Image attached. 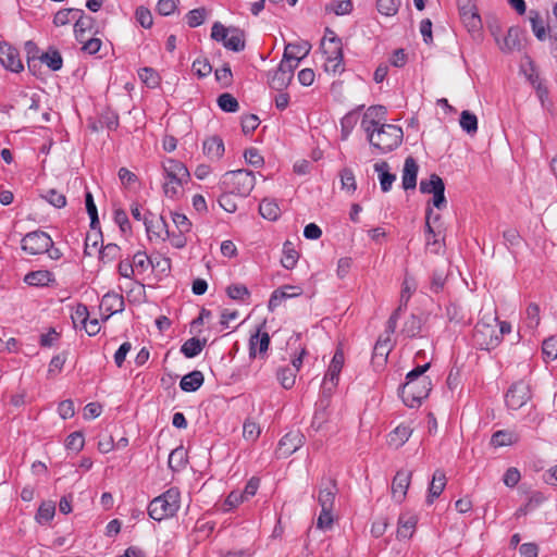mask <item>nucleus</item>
<instances>
[{"label":"nucleus","instance_id":"f257e3e1","mask_svg":"<svg viewBox=\"0 0 557 557\" xmlns=\"http://www.w3.org/2000/svg\"><path fill=\"white\" fill-rule=\"evenodd\" d=\"M430 363L418 366L406 375V382L400 388V396L404 404L409 408H418L425 399L431 389L432 384L429 376L424 373L429 370Z\"/></svg>","mask_w":557,"mask_h":557},{"label":"nucleus","instance_id":"f03ea898","mask_svg":"<svg viewBox=\"0 0 557 557\" xmlns=\"http://www.w3.org/2000/svg\"><path fill=\"white\" fill-rule=\"evenodd\" d=\"M366 134L370 145L382 153L396 149L403 143L404 137L401 127L386 123L380 124Z\"/></svg>","mask_w":557,"mask_h":557},{"label":"nucleus","instance_id":"7ed1b4c3","mask_svg":"<svg viewBox=\"0 0 557 557\" xmlns=\"http://www.w3.org/2000/svg\"><path fill=\"white\" fill-rule=\"evenodd\" d=\"M181 507L178 488L171 487L154 497L148 505V515L156 521H162L176 515Z\"/></svg>","mask_w":557,"mask_h":557},{"label":"nucleus","instance_id":"20e7f679","mask_svg":"<svg viewBox=\"0 0 557 557\" xmlns=\"http://www.w3.org/2000/svg\"><path fill=\"white\" fill-rule=\"evenodd\" d=\"M163 191L166 197L174 198L180 194L183 184L189 180L188 169L181 161L168 159L163 162Z\"/></svg>","mask_w":557,"mask_h":557},{"label":"nucleus","instance_id":"39448f33","mask_svg":"<svg viewBox=\"0 0 557 557\" xmlns=\"http://www.w3.org/2000/svg\"><path fill=\"white\" fill-rule=\"evenodd\" d=\"M256 177L251 171L236 170L224 174L222 186L230 194L247 197L253 189Z\"/></svg>","mask_w":557,"mask_h":557},{"label":"nucleus","instance_id":"423d86ee","mask_svg":"<svg viewBox=\"0 0 557 557\" xmlns=\"http://www.w3.org/2000/svg\"><path fill=\"white\" fill-rule=\"evenodd\" d=\"M51 245L52 238L44 231L29 232L21 240L22 250L32 256L45 253Z\"/></svg>","mask_w":557,"mask_h":557},{"label":"nucleus","instance_id":"0eeeda50","mask_svg":"<svg viewBox=\"0 0 557 557\" xmlns=\"http://www.w3.org/2000/svg\"><path fill=\"white\" fill-rule=\"evenodd\" d=\"M532 397L530 385L524 381H518L510 385L505 394V403L508 409L518 410Z\"/></svg>","mask_w":557,"mask_h":557},{"label":"nucleus","instance_id":"6e6552de","mask_svg":"<svg viewBox=\"0 0 557 557\" xmlns=\"http://www.w3.org/2000/svg\"><path fill=\"white\" fill-rule=\"evenodd\" d=\"M473 341L483 350H491L500 344V336L494 325L479 322L473 332Z\"/></svg>","mask_w":557,"mask_h":557},{"label":"nucleus","instance_id":"1a4fd4ad","mask_svg":"<svg viewBox=\"0 0 557 557\" xmlns=\"http://www.w3.org/2000/svg\"><path fill=\"white\" fill-rule=\"evenodd\" d=\"M458 5L461 21L468 32L473 36L480 35L482 21L475 5L470 0H458Z\"/></svg>","mask_w":557,"mask_h":557},{"label":"nucleus","instance_id":"9d476101","mask_svg":"<svg viewBox=\"0 0 557 557\" xmlns=\"http://www.w3.org/2000/svg\"><path fill=\"white\" fill-rule=\"evenodd\" d=\"M295 69L289 62L282 59L278 67L268 74L270 87L277 91L285 89L294 77Z\"/></svg>","mask_w":557,"mask_h":557},{"label":"nucleus","instance_id":"9b49d317","mask_svg":"<svg viewBox=\"0 0 557 557\" xmlns=\"http://www.w3.org/2000/svg\"><path fill=\"white\" fill-rule=\"evenodd\" d=\"M301 294H302V288L300 286L288 285V284L283 285L282 287L276 288L272 293V295L269 299L268 309H269V311L273 312L286 299L298 297Z\"/></svg>","mask_w":557,"mask_h":557},{"label":"nucleus","instance_id":"f8f14e48","mask_svg":"<svg viewBox=\"0 0 557 557\" xmlns=\"http://www.w3.org/2000/svg\"><path fill=\"white\" fill-rule=\"evenodd\" d=\"M311 45L308 41L288 44L285 46L283 60L287 61L294 67H298L299 62L309 54Z\"/></svg>","mask_w":557,"mask_h":557},{"label":"nucleus","instance_id":"ddd939ff","mask_svg":"<svg viewBox=\"0 0 557 557\" xmlns=\"http://www.w3.org/2000/svg\"><path fill=\"white\" fill-rule=\"evenodd\" d=\"M144 224L146 226L149 238L152 236L165 240V237H170V231L163 216H156L149 213V216L145 215Z\"/></svg>","mask_w":557,"mask_h":557},{"label":"nucleus","instance_id":"4468645a","mask_svg":"<svg viewBox=\"0 0 557 557\" xmlns=\"http://www.w3.org/2000/svg\"><path fill=\"white\" fill-rule=\"evenodd\" d=\"M269 345L270 336L268 332L261 331V327H259L249 338V357L256 358L259 356L263 358L268 351Z\"/></svg>","mask_w":557,"mask_h":557},{"label":"nucleus","instance_id":"2eb2a0df","mask_svg":"<svg viewBox=\"0 0 557 557\" xmlns=\"http://www.w3.org/2000/svg\"><path fill=\"white\" fill-rule=\"evenodd\" d=\"M386 112V108L383 106L369 107L361 120V128L364 133L385 123Z\"/></svg>","mask_w":557,"mask_h":557},{"label":"nucleus","instance_id":"dca6fc26","mask_svg":"<svg viewBox=\"0 0 557 557\" xmlns=\"http://www.w3.org/2000/svg\"><path fill=\"white\" fill-rule=\"evenodd\" d=\"M411 471L399 470L392 482V497L397 502L401 503L407 494V490L411 480Z\"/></svg>","mask_w":557,"mask_h":557},{"label":"nucleus","instance_id":"f3484780","mask_svg":"<svg viewBox=\"0 0 557 557\" xmlns=\"http://www.w3.org/2000/svg\"><path fill=\"white\" fill-rule=\"evenodd\" d=\"M304 444V435L299 432H289L278 442L277 453L281 457H288Z\"/></svg>","mask_w":557,"mask_h":557},{"label":"nucleus","instance_id":"a211bd4d","mask_svg":"<svg viewBox=\"0 0 557 557\" xmlns=\"http://www.w3.org/2000/svg\"><path fill=\"white\" fill-rule=\"evenodd\" d=\"M0 63L12 72L23 70V64L18 51L8 44L0 45Z\"/></svg>","mask_w":557,"mask_h":557},{"label":"nucleus","instance_id":"6ab92c4d","mask_svg":"<svg viewBox=\"0 0 557 557\" xmlns=\"http://www.w3.org/2000/svg\"><path fill=\"white\" fill-rule=\"evenodd\" d=\"M419 165L412 157H407L403 168L401 185L405 190L414 189Z\"/></svg>","mask_w":557,"mask_h":557},{"label":"nucleus","instance_id":"aec40b11","mask_svg":"<svg viewBox=\"0 0 557 557\" xmlns=\"http://www.w3.org/2000/svg\"><path fill=\"white\" fill-rule=\"evenodd\" d=\"M329 33L332 35V38L322 40V49L323 53L326 58H331L332 61H336V64H338V61H343V47H342V40L334 34V32L329 30Z\"/></svg>","mask_w":557,"mask_h":557},{"label":"nucleus","instance_id":"412c9836","mask_svg":"<svg viewBox=\"0 0 557 557\" xmlns=\"http://www.w3.org/2000/svg\"><path fill=\"white\" fill-rule=\"evenodd\" d=\"M418 519L414 515L404 513L398 518L397 539L408 540L410 539L417 527Z\"/></svg>","mask_w":557,"mask_h":557},{"label":"nucleus","instance_id":"4be33fe9","mask_svg":"<svg viewBox=\"0 0 557 557\" xmlns=\"http://www.w3.org/2000/svg\"><path fill=\"white\" fill-rule=\"evenodd\" d=\"M337 493V485L334 479H327L324 486H321L318 502L321 508H334L335 495Z\"/></svg>","mask_w":557,"mask_h":557},{"label":"nucleus","instance_id":"5701e85b","mask_svg":"<svg viewBox=\"0 0 557 557\" xmlns=\"http://www.w3.org/2000/svg\"><path fill=\"white\" fill-rule=\"evenodd\" d=\"M413 430L407 424H399L387 436V444L395 449L401 447L411 436Z\"/></svg>","mask_w":557,"mask_h":557},{"label":"nucleus","instance_id":"b1692460","mask_svg":"<svg viewBox=\"0 0 557 557\" xmlns=\"http://www.w3.org/2000/svg\"><path fill=\"white\" fill-rule=\"evenodd\" d=\"M374 171L379 174L380 186L383 193L392 189L396 175L389 172V165L386 161L376 162Z\"/></svg>","mask_w":557,"mask_h":557},{"label":"nucleus","instance_id":"393cba45","mask_svg":"<svg viewBox=\"0 0 557 557\" xmlns=\"http://www.w3.org/2000/svg\"><path fill=\"white\" fill-rule=\"evenodd\" d=\"M203 152L211 160H219L224 153L222 138L212 136L203 141Z\"/></svg>","mask_w":557,"mask_h":557},{"label":"nucleus","instance_id":"a878e982","mask_svg":"<svg viewBox=\"0 0 557 557\" xmlns=\"http://www.w3.org/2000/svg\"><path fill=\"white\" fill-rule=\"evenodd\" d=\"M446 485V476L442 470H436L433 474L432 482L429 487L428 504H432L444 491Z\"/></svg>","mask_w":557,"mask_h":557},{"label":"nucleus","instance_id":"bb28decb","mask_svg":"<svg viewBox=\"0 0 557 557\" xmlns=\"http://www.w3.org/2000/svg\"><path fill=\"white\" fill-rule=\"evenodd\" d=\"M343 364L344 354L341 350H337L333 356L331 364L329 366V369L325 373L324 380L330 381L333 386H336Z\"/></svg>","mask_w":557,"mask_h":557},{"label":"nucleus","instance_id":"cd10ccee","mask_svg":"<svg viewBox=\"0 0 557 557\" xmlns=\"http://www.w3.org/2000/svg\"><path fill=\"white\" fill-rule=\"evenodd\" d=\"M203 381L202 372L195 370L182 377L180 387L184 392H196L203 384Z\"/></svg>","mask_w":557,"mask_h":557},{"label":"nucleus","instance_id":"c85d7f7f","mask_svg":"<svg viewBox=\"0 0 557 557\" xmlns=\"http://www.w3.org/2000/svg\"><path fill=\"white\" fill-rule=\"evenodd\" d=\"M334 387L330 381H323L321 396L317 403L315 419H324V411L330 405V397Z\"/></svg>","mask_w":557,"mask_h":557},{"label":"nucleus","instance_id":"c756f323","mask_svg":"<svg viewBox=\"0 0 557 557\" xmlns=\"http://www.w3.org/2000/svg\"><path fill=\"white\" fill-rule=\"evenodd\" d=\"M519 440L518 435L511 431L499 430L493 433L491 437V445L495 448L509 446L517 443Z\"/></svg>","mask_w":557,"mask_h":557},{"label":"nucleus","instance_id":"7c9ffc66","mask_svg":"<svg viewBox=\"0 0 557 557\" xmlns=\"http://www.w3.org/2000/svg\"><path fill=\"white\" fill-rule=\"evenodd\" d=\"M224 47L235 52H239L245 49L244 32L239 28L231 27L227 39L225 40Z\"/></svg>","mask_w":557,"mask_h":557},{"label":"nucleus","instance_id":"2f4dec72","mask_svg":"<svg viewBox=\"0 0 557 557\" xmlns=\"http://www.w3.org/2000/svg\"><path fill=\"white\" fill-rule=\"evenodd\" d=\"M496 40L500 50L504 52L518 50L520 48L519 29L516 27H510L502 42L498 39Z\"/></svg>","mask_w":557,"mask_h":557},{"label":"nucleus","instance_id":"473e14b6","mask_svg":"<svg viewBox=\"0 0 557 557\" xmlns=\"http://www.w3.org/2000/svg\"><path fill=\"white\" fill-rule=\"evenodd\" d=\"M206 344H207V339L206 338L199 339L197 337H191V338L187 339L181 346V352L186 358H194V357L198 356L202 351V349L206 346Z\"/></svg>","mask_w":557,"mask_h":557},{"label":"nucleus","instance_id":"72a5a7b5","mask_svg":"<svg viewBox=\"0 0 557 557\" xmlns=\"http://www.w3.org/2000/svg\"><path fill=\"white\" fill-rule=\"evenodd\" d=\"M259 213L269 221H275L281 215V209L274 200L265 198L259 205Z\"/></svg>","mask_w":557,"mask_h":557},{"label":"nucleus","instance_id":"f704fd0d","mask_svg":"<svg viewBox=\"0 0 557 557\" xmlns=\"http://www.w3.org/2000/svg\"><path fill=\"white\" fill-rule=\"evenodd\" d=\"M532 30L535 37L543 41L547 37L546 25L537 11L531 10L529 13Z\"/></svg>","mask_w":557,"mask_h":557},{"label":"nucleus","instance_id":"c9c22d12","mask_svg":"<svg viewBox=\"0 0 557 557\" xmlns=\"http://www.w3.org/2000/svg\"><path fill=\"white\" fill-rule=\"evenodd\" d=\"M187 462V455L185 449L181 446L171 451L169 455V467L173 471H180L186 466Z\"/></svg>","mask_w":557,"mask_h":557},{"label":"nucleus","instance_id":"e433bc0d","mask_svg":"<svg viewBox=\"0 0 557 557\" xmlns=\"http://www.w3.org/2000/svg\"><path fill=\"white\" fill-rule=\"evenodd\" d=\"M76 22L74 25V33L77 40H82L84 33L87 29L91 28V24L94 18L91 16L85 15L84 11L81 10L79 13H76Z\"/></svg>","mask_w":557,"mask_h":557},{"label":"nucleus","instance_id":"4c0bfd02","mask_svg":"<svg viewBox=\"0 0 557 557\" xmlns=\"http://www.w3.org/2000/svg\"><path fill=\"white\" fill-rule=\"evenodd\" d=\"M40 61L45 63L51 71H59L63 65L60 52L50 48L46 53L41 54Z\"/></svg>","mask_w":557,"mask_h":557},{"label":"nucleus","instance_id":"58836bf2","mask_svg":"<svg viewBox=\"0 0 557 557\" xmlns=\"http://www.w3.org/2000/svg\"><path fill=\"white\" fill-rule=\"evenodd\" d=\"M133 275H143L149 268H153V262L145 252H137L134 255L133 260Z\"/></svg>","mask_w":557,"mask_h":557},{"label":"nucleus","instance_id":"ea45409f","mask_svg":"<svg viewBox=\"0 0 557 557\" xmlns=\"http://www.w3.org/2000/svg\"><path fill=\"white\" fill-rule=\"evenodd\" d=\"M459 124L460 127L469 135H473L478 131V117L468 110L461 112Z\"/></svg>","mask_w":557,"mask_h":557},{"label":"nucleus","instance_id":"a19ab883","mask_svg":"<svg viewBox=\"0 0 557 557\" xmlns=\"http://www.w3.org/2000/svg\"><path fill=\"white\" fill-rule=\"evenodd\" d=\"M54 513H55L54 503L53 502H44L39 506L35 519L39 524H45V523L49 522L50 520H52V518L54 517Z\"/></svg>","mask_w":557,"mask_h":557},{"label":"nucleus","instance_id":"79ce46f5","mask_svg":"<svg viewBox=\"0 0 557 557\" xmlns=\"http://www.w3.org/2000/svg\"><path fill=\"white\" fill-rule=\"evenodd\" d=\"M218 106L224 112L233 113L238 111L239 109V103L237 99L228 92L222 94L218 97Z\"/></svg>","mask_w":557,"mask_h":557},{"label":"nucleus","instance_id":"37998d69","mask_svg":"<svg viewBox=\"0 0 557 557\" xmlns=\"http://www.w3.org/2000/svg\"><path fill=\"white\" fill-rule=\"evenodd\" d=\"M276 375H277V380L280 381L281 385L284 388L289 389L294 386L295 381H296V373L293 368H289V367L280 368L277 370Z\"/></svg>","mask_w":557,"mask_h":557},{"label":"nucleus","instance_id":"c03bdc74","mask_svg":"<svg viewBox=\"0 0 557 557\" xmlns=\"http://www.w3.org/2000/svg\"><path fill=\"white\" fill-rule=\"evenodd\" d=\"M227 296L233 300L246 301L250 293L244 284H231L226 287Z\"/></svg>","mask_w":557,"mask_h":557},{"label":"nucleus","instance_id":"a18cd8bd","mask_svg":"<svg viewBox=\"0 0 557 557\" xmlns=\"http://www.w3.org/2000/svg\"><path fill=\"white\" fill-rule=\"evenodd\" d=\"M444 185L443 180L437 174H432L429 181L422 180L420 182V191L422 194H433Z\"/></svg>","mask_w":557,"mask_h":557},{"label":"nucleus","instance_id":"49530a36","mask_svg":"<svg viewBox=\"0 0 557 557\" xmlns=\"http://www.w3.org/2000/svg\"><path fill=\"white\" fill-rule=\"evenodd\" d=\"M298 261V252L292 247L290 242L284 244L282 265L286 269H293Z\"/></svg>","mask_w":557,"mask_h":557},{"label":"nucleus","instance_id":"de8ad7c7","mask_svg":"<svg viewBox=\"0 0 557 557\" xmlns=\"http://www.w3.org/2000/svg\"><path fill=\"white\" fill-rule=\"evenodd\" d=\"M391 348L392 346L389 336L387 335L385 338L380 336L373 348V358H381L383 361H385L391 351Z\"/></svg>","mask_w":557,"mask_h":557},{"label":"nucleus","instance_id":"09e8293b","mask_svg":"<svg viewBox=\"0 0 557 557\" xmlns=\"http://www.w3.org/2000/svg\"><path fill=\"white\" fill-rule=\"evenodd\" d=\"M79 12H81V9H75V8L59 10L54 14L53 24L58 27L67 25L72 18L76 17V13H79Z\"/></svg>","mask_w":557,"mask_h":557},{"label":"nucleus","instance_id":"8fccbe9b","mask_svg":"<svg viewBox=\"0 0 557 557\" xmlns=\"http://www.w3.org/2000/svg\"><path fill=\"white\" fill-rule=\"evenodd\" d=\"M261 428L257 422L252 421L251 419H247L244 422L243 436L246 441L256 442L259 438Z\"/></svg>","mask_w":557,"mask_h":557},{"label":"nucleus","instance_id":"3c124183","mask_svg":"<svg viewBox=\"0 0 557 557\" xmlns=\"http://www.w3.org/2000/svg\"><path fill=\"white\" fill-rule=\"evenodd\" d=\"M399 0H376L377 11L385 16H393L398 12Z\"/></svg>","mask_w":557,"mask_h":557},{"label":"nucleus","instance_id":"603ef678","mask_svg":"<svg viewBox=\"0 0 557 557\" xmlns=\"http://www.w3.org/2000/svg\"><path fill=\"white\" fill-rule=\"evenodd\" d=\"M525 324L529 329L535 330L541 321L540 307L535 302H531L527 308Z\"/></svg>","mask_w":557,"mask_h":557},{"label":"nucleus","instance_id":"864d4df0","mask_svg":"<svg viewBox=\"0 0 557 557\" xmlns=\"http://www.w3.org/2000/svg\"><path fill=\"white\" fill-rule=\"evenodd\" d=\"M138 76L149 88H156L159 85L160 77L151 67H143L139 70Z\"/></svg>","mask_w":557,"mask_h":557},{"label":"nucleus","instance_id":"5fc2aeb1","mask_svg":"<svg viewBox=\"0 0 557 557\" xmlns=\"http://www.w3.org/2000/svg\"><path fill=\"white\" fill-rule=\"evenodd\" d=\"M417 290L416 281H405L404 286L400 292L399 306L397 308H401L404 311L407 308L408 301L411 295Z\"/></svg>","mask_w":557,"mask_h":557},{"label":"nucleus","instance_id":"6e6d98bb","mask_svg":"<svg viewBox=\"0 0 557 557\" xmlns=\"http://www.w3.org/2000/svg\"><path fill=\"white\" fill-rule=\"evenodd\" d=\"M85 205H86L87 213L90 218V226H91V228L95 230L99 225V220H98L97 207L95 205L94 197L90 191H87L85 195Z\"/></svg>","mask_w":557,"mask_h":557},{"label":"nucleus","instance_id":"4d7b16f0","mask_svg":"<svg viewBox=\"0 0 557 557\" xmlns=\"http://www.w3.org/2000/svg\"><path fill=\"white\" fill-rule=\"evenodd\" d=\"M421 327V319L416 314H411L405 322L403 331L407 334V336L414 337L420 333Z\"/></svg>","mask_w":557,"mask_h":557},{"label":"nucleus","instance_id":"13d9d810","mask_svg":"<svg viewBox=\"0 0 557 557\" xmlns=\"http://www.w3.org/2000/svg\"><path fill=\"white\" fill-rule=\"evenodd\" d=\"M85 444L84 435L82 432L76 431L71 433L65 440V447L69 450L78 453L83 449Z\"/></svg>","mask_w":557,"mask_h":557},{"label":"nucleus","instance_id":"bf43d9fd","mask_svg":"<svg viewBox=\"0 0 557 557\" xmlns=\"http://www.w3.org/2000/svg\"><path fill=\"white\" fill-rule=\"evenodd\" d=\"M120 248L115 244H108L99 249V260L102 263L112 262L119 257Z\"/></svg>","mask_w":557,"mask_h":557},{"label":"nucleus","instance_id":"052dcab7","mask_svg":"<svg viewBox=\"0 0 557 557\" xmlns=\"http://www.w3.org/2000/svg\"><path fill=\"white\" fill-rule=\"evenodd\" d=\"M342 188L352 194L357 189L356 178L354 172L345 168L341 171Z\"/></svg>","mask_w":557,"mask_h":557},{"label":"nucleus","instance_id":"680f3d73","mask_svg":"<svg viewBox=\"0 0 557 557\" xmlns=\"http://www.w3.org/2000/svg\"><path fill=\"white\" fill-rule=\"evenodd\" d=\"M542 352L545 359L555 360L557 358V337L550 336L543 342Z\"/></svg>","mask_w":557,"mask_h":557},{"label":"nucleus","instance_id":"e2e57ef3","mask_svg":"<svg viewBox=\"0 0 557 557\" xmlns=\"http://www.w3.org/2000/svg\"><path fill=\"white\" fill-rule=\"evenodd\" d=\"M103 304L109 305V310H111L112 313L121 312L124 308V300L122 296H119L116 294H106L102 299Z\"/></svg>","mask_w":557,"mask_h":557},{"label":"nucleus","instance_id":"0e129e2a","mask_svg":"<svg viewBox=\"0 0 557 557\" xmlns=\"http://www.w3.org/2000/svg\"><path fill=\"white\" fill-rule=\"evenodd\" d=\"M206 10L203 8L194 9L186 15L187 24L189 27H197L205 22Z\"/></svg>","mask_w":557,"mask_h":557},{"label":"nucleus","instance_id":"69168bd1","mask_svg":"<svg viewBox=\"0 0 557 557\" xmlns=\"http://www.w3.org/2000/svg\"><path fill=\"white\" fill-rule=\"evenodd\" d=\"M44 198L55 208H63L66 205V198L62 193L55 189H49Z\"/></svg>","mask_w":557,"mask_h":557},{"label":"nucleus","instance_id":"338daca9","mask_svg":"<svg viewBox=\"0 0 557 557\" xmlns=\"http://www.w3.org/2000/svg\"><path fill=\"white\" fill-rule=\"evenodd\" d=\"M245 500L243 494L239 491H233L231 492L223 504V510L230 511L233 508L237 507L239 504H242Z\"/></svg>","mask_w":557,"mask_h":557},{"label":"nucleus","instance_id":"774afa93","mask_svg":"<svg viewBox=\"0 0 557 557\" xmlns=\"http://www.w3.org/2000/svg\"><path fill=\"white\" fill-rule=\"evenodd\" d=\"M193 71L199 77H206L211 73L212 66L207 59H197L193 63Z\"/></svg>","mask_w":557,"mask_h":557}]
</instances>
